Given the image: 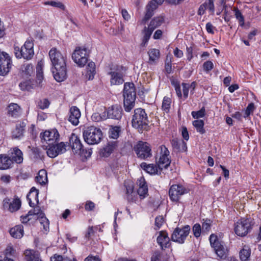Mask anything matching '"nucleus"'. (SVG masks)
<instances>
[{
  "label": "nucleus",
  "instance_id": "obj_1",
  "mask_svg": "<svg viewBox=\"0 0 261 261\" xmlns=\"http://www.w3.org/2000/svg\"><path fill=\"white\" fill-rule=\"evenodd\" d=\"M49 56L54 67L52 72L54 79L58 82L64 81L67 77L66 56L55 47L49 50Z\"/></svg>",
  "mask_w": 261,
  "mask_h": 261
},
{
  "label": "nucleus",
  "instance_id": "obj_2",
  "mask_svg": "<svg viewBox=\"0 0 261 261\" xmlns=\"http://www.w3.org/2000/svg\"><path fill=\"white\" fill-rule=\"evenodd\" d=\"M123 105L126 112H130L135 107L136 89L133 83H125L123 89Z\"/></svg>",
  "mask_w": 261,
  "mask_h": 261
},
{
  "label": "nucleus",
  "instance_id": "obj_3",
  "mask_svg": "<svg viewBox=\"0 0 261 261\" xmlns=\"http://www.w3.org/2000/svg\"><path fill=\"white\" fill-rule=\"evenodd\" d=\"M132 126L139 131L147 129L148 125L147 115L144 109H136L134 110L132 120Z\"/></svg>",
  "mask_w": 261,
  "mask_h": 261
},
{
  "label": "nucleus",
  "instance_id": "obj_4",
  "mask_svg": "<svg viewBox=\"0 0 261 261\" xmlns=\"http://www.w3.org/2000/svg\"><path fill=\"white\" fill-rule=\"evenodd\" d=\"M85 141L90 145L98 144L102 139L101 130L94 126L87 127L83 133Z\"/></svg>",
  "mask_w": 261,
  "mask_h": 261
},
{
  "label": "nucleus",
  "instance_id": "obj_5",
  "mask_svg": "<svg viewBox=\"0 0 261 261\" xmlns=\"http://www.w3.org/2000/svg\"><path fill=\"white\" fill-rule=\"evenodd\" d=\"M33 46V42L32 40H28L21 48L18 46L14 47V53L16 57L19 59L23 58L27 60L31 59L34 55Z\"/></svg>",
  "mask_w": 261,
  "mask_h": 261
},
{
  "label": "nucleus",
  "instance_id": "obj_6",
  "mask_svg": "<svg viewBox=\"0 0 261 261\" xmlns=\"http://www.w3.org/2000/svg\"><path fill=\"white\" fill-rule=\"evenodd\" d=\"M90 53V50L86 47L78 46L74 49L72 58L79 66L83 67L88 62Z\"/></svg>",
  "mask_w": 261,
  "mask_h": 261
},
{
  "label": "nucleus",
  "instance_id": "obj_7",
  "mask_svg": "<svg viewBox=\"0 0 261 261\" xmlns=\"http://www.w3.org/2000/svg\"><path fill=\"white\" fill-rule=\"evenodd\" d=\"M159 158L155 156V162L160 169V172L163 169H167L170 165L171 160L169 159L170 152L168 148L164 145L159 146Z\"/></svg>",
  "mask_w": 261,
  "mask_h": 261
},
{
  "label": "nucleus",
  "instance_id": "obj_8",
  "mask_svg": "<svg viewBox=\"0 0 261 261\" xmlns=\"http://www.w3.org/2000/svg\"><path fill=\"white\" fill-rule=\"evenodd\" d=\"M210 242L217 256L221 258H225L227 255L228 250L224 243L220 241L217 236L214 234L210 236Z\"/></svg>",
  "mask_w": 261,
  "mask_h": 261
},
{
  "label": "nucleus",
  "instance_id": "obj_9",
  "mask_svg": "<svg viewBox=\"0 0 261 261\" xmlns=\"http://www.w3.org/2000/svg\"><path fill=\"white\" fill-rule=\"evenodd\" d=\"M70 147L74 153L84 154L88 157L90 156L92 153L91 149L89 150H85L81 142L80 138L74 134H72L69 139Z\"/></svg>",
  "mask_w": 261,
  "mask_h": 261
},
{
  "label": "nucleus",
  "instance_id": "obj_10",
  "mask_svg": "<svg viewBox=\"0 0 261 261\" xmlns=\"http://www.w3.org/2000/svg\"><path fill=\"white\" fill-rule=\"evenodd\" d=\"M252 225V221L251 219L242 218L235 224V233L239 236H245L250 231Z\"/></svg>",
  "mask_w": 261,
  "mask_h": 261
},
{
  "label": "nucleus",
  "instance_id": "obj_11",
  "mask_svg": "<svg viewBox=\"0 0 261 261\" xmlns=\"http://www.w3.org/2000/svg\"><path fill=\"white\" fill-rule=\"evenodd\" d=\"M134 150L141 159L145 160L152 156L151 146L146 142L139 141L134 147Z\"/></svg>",
  "mask_w": 261,
  "mask_h": 261
},
{
  "label": "nucleus",
  "instance_id": "obj_12",
  "mask_svg": "<svg viewBox=\"0 0 261 261\" xmlns=\"http://www.w3.org/2000/svg\"><path fill=\"white\" fill-rule=\"evenodd\" d=\"M67 147H69V145L63 142L58 144L54 143L53 145H48L46 148L47 154L49 157L54 158L59 154L65 152L67 150Z\"/></svg>",
  "mask_w": 261,
  "mask_h": 261
},
{
  "label": "nucleus",
  "instance_id": "obj_13",
  "mask_svg": "<svg viewBox=\"0 0 261 261\" xmlns=\"http://www.w3.org/2000/svg\"><path fill=\"white\" fill-rule=\"evenodd\" d=\"M190 229V227L189 225H186L182 228H176L172 234L171 240L178 243H184L189 234Z\"/></svg>",
  "mask_w": 261,
  "mask_h": 261
},
{
  "label": "nucleus",
  "instance_id": "obj_14",
  "mask_svg": "<svg viewBox=\"0 0 261 261\" xmlns=\"http://www.w3.org/2000/svg\"><path fill=\"white\" fill-rule=\"evenodd\" d=\"M12 60L9 55L4 51H0V75L4 76L10 71Z\"/></svg>",
  "mask_w": 261,
  "mask_h": 261
},
{
  "label": "nucleus",
  "instance_id": "obj_15",
  "mask_svg": "<svg viewBox=\"0 0 261 261\" xmlns=\"http://www.w3.org/2000/svg\"><path fill=\"white\" fill-rule=\"evenodd\" d=\"M189 190L180 185H172L169 191V195L172 201L177 202L180 196L188 193Z\"/></svg>",
  "mask_w": 261,
  "mask_h": 261
},
{
  "label": "nucleus",
  "instance_id": "obj_16",
  "mask_svg": "<svg viewBox=\"0 0 261 261\" xmlns=\"http://www.w3.org/2000/svg\"><path fill=\"white\" fill-rule=\"evenodd\" d=\"M59 134L56 129L51 130H45L40 135L41 142H46L48 145L56 143L59 138Z\"/></svg>",
  "mask_w": 261,
  "mask_h": 261
},
{
  "label": "nucleus",
  "instance_id": "obj_17",
  "mask_svg": "<svg viewBox=\"0 0 261 261\" xmlns=\"http://www.w3.org/2000/svg\"><path fill=\"white\" fill-rule=\"evenodd\" d=\"M21 201L20 198L15 196L12 201L8 198H6L3 200V206L5 208H8V210L13 213L19 210L21 207Z\"/></svg>",
  "mask_w": 261,
  "mask_h": 261
},
{
  "label": "nucleus",
  "instance_id": "obj_18",
  "mask_svg": "<svg viewBox=\"0 0 261 261\" xmlns=\"http://www.w3.org/2000/svg\"><path fill=\"white\" fill-rule=\"evenodd\" d=\"M122 115V109L120 106L115 105L109 108L106 112L107 118L119 120L121 118Z\"/></svg>",
  "mask_w": 261,
  "mask_h": 261
},
{
  "label": "nucleus",
  "instance_id": "obj_19",
  "mask_svg": "<svg viewBox=\"0 0 261 261\" xmlns=\"http://www.w3.org/2000/svg\"><path fill=\"white\" fill-rule=\"evenodd\" d=\"M156 241L162 250L169 248L171 246L170 239L168 233L166 231L162 230L159 232V235L157 237Z\"/></svg>",
  "mask_w": 261,
  "mask_h": 261
},
{
  "label": "nucleus",
  "instance_id": "obj_20",
  "mask_svg": "<svg viewBox=\"0 0 261 261\" xmlns=\"http://www.w3.org/2000/svg\"><path fill=\"white\" fill-rule=\"evenodd\" d=\"M124 187L126 189V198L128 202H136L138 199V196L134 191V183L130 181H125Z\"/></svg>",
  "mask_w": 261,
  "mask_h": 261
},
{
  "label": "nucleus",
  "instance_id": "obj_21",
  "mask_svg": "<svg viewBox=\"0 0 261 261\" xmlns=\"http://www.w3.org/2000/svg\"><path fill=\"white\" fill-rule=\"evenodd\" d=\"M27 123L25 121L18 122L15 128L12 132V137L13 139H21L24 136Z\"/></svg>",
  "mask_w": 261,
  "mask_h": 261
},
{
  "label": "nucleus",
  "instance_id": "obj_22",
  "mask_svg": "<svg viewBox=\"0 0 261 261\" xmlns=\"http://www.w3.org/2000/svg\"><path fill=\"white\" fill-rule=\"evenodd\" d=\"M118 146L116 141L109 142L100 151V155L102 157L107 158L116 149Z\"/></svg>",
  "mask_w": 261,
  "mask_h": 261
},
{
  "label": "nucleus",
  "instance_id": "obj_23",
  "mask_svg": "<svg viewBox=\"0 0 261 261\" xmlns=\"http://www.w3.org/2000/svg\"><path fill=\"white\" fill-rule=\"evenodd\" d=\"M158 8L157 5L153 2H150L146 7L144 17L140 21L141 24H145L147 21L153 15V11Z\"/></svg>",
  "mask_w": 261,
  "mask_h": 261
},
{
  "label": "nucleus",
  "instance_id": "obj_24",
  "mask_svg": "<svg viewBox=\"0 0 261 261\" xmlns=\"http://www.w3.org/2000/svg\"><path fill=\"white\" fill-rule=\"evenodd\" d=\"M81 117V112L76 106H72L69 111L68 121L74 125H77L79 123V118Z\"/></svg>",
  "mask_w": 261,
  "mask_h": 261
},
{
  "label": "nucleus",
  "instance_id": "obj_25",
  "mask_svg": "<svg viewBox=\"0 0 261 261\" xmlns=\"http://www.w3.org/2000/svg\"><path fill=\"white\" fill-rule=\"evenodd\" d=\"M173 150L178 152H184L187 149V143L182 140L173 138L170 141Z\"/></svg>",
  "mask_w": 261,
  "mask_h": 261
},
{
  "label": "nucleus",
  "instance_id": "obj_26",
  "mask_svg": "<svg viewBox=\"0 0 261 261\" xmlns=\"http://www.w3.org/2000/svg\"><path fill=\"white\" fill-rule=\"evenodd\" d=\"M139 188L137 193L141 199L144 198L148 195V187L143 177H141L137 181Z\"/></svg>",
  "mask_w": 261,
  "mask_h": 261
},
{
  "label": "nucleus",
  "instance_id": "obj_27",
  "mask_svg": "<svg viewBox=\"0 0 261 261\" xmlns=\"http://www.w3.org/2000/svg\"><path fill=\"white\" fill-rule=\"evenodd\" d=\"M140 167L142 169L150 174H158V172L160 171L159 168L156 164H147V163L143 162L140 164Z\"/></svg>",
  "mask_w": 261,
  "mask_h": 261
},
{
  "label": "nucleus",
  "instance_id": "obj_28",
  "mask_svg": "<svg viewBox=\"0 0 261 261\" xmlns=\"http://www.w3.org/2000/svg\"><path fill=\"white\" fill-rule=\"evenodd\" d=\"M11 160L12 161V165L14 162L17 164H20L23 161V154L22 151L17 147L14 148L13 151L11 153Z\"/></svg>",
  "mask_w": 261,
  "mask_h": 261
},
{
  "label": "nucleus",
  "instance_id": "obj_29",
  "mask_svg": "<svg viewBox=\"0 0 261 261\" xmlns=\"http://www.w3.org/2000/svg\"><path fill=\"white\" fill-rule=\"evenodd\" d=\"M12 161L6 154H0V169L6 170L12 167Z\"/></svg>",
  "mask_w": 261,
  "mask_h": 261
},
{
  "label": "nucleus",
  "instance_id": "obj_30",
  "mask_svg": "<svg viewBox=\"0 0 261 261\" xmlns=\"http://www.w3.org/2000/svg\"><path fill=\"white\" fill-rule=\"evenodd\" d=\"M111 76V85H120L124 82L122 74L115 71H111L109 73Z\"/></svg>",
  "mask_w": 261,
  "mask_h": 261
},
{
  "label": "nucleus",
  "instance_id": "obj_31",
  "mask_svg": "<svg viewBox=\"0 0 261 261\" xmlns=\"http://www.w3.org/2000/svg\"><path fill=\"white\" fill-rule=\"evenodd\" d=\"M26 261H42L40 258L39 253L34 250H26L25 253Z\"/></svg>",
  "mask_w": 261,
  "mask_h": 261
},
{
  "label": "nucleus",
  "instance_id": "obj_32",
  "mask_svg": "<svg viewBox=\"0 0 261 261\" xmlns=\"http://www.w3.org/2000/svg\"><path fill=\"white\" fill-rule=\"evenodd\" d=\"M8 113L9 116L17 117L20 114V108L16 103H11L8 108Z\"/></svg>",
  "mask_w": 261,
  "mask_h": 261
},
{
  "label": "nucleus",
  "instance_id": "obj_33",
  "mask_svg": "<svg viewBox=\"0 0 261 261\" xmlns=\"http://www.w3.org/2000/svg\"><path fill=\"white\" fill-rule=\"evenodd\" d=\"M11 236L16 239H20L23 235V227L22 225H16L10 230Z\"/></svg>",
  "mask_w": 261,
  "mask_h": 261
},
{
  "label": "nucleus",
  "instance_id": "obj_34",
  "mask_svg": "<svg viewBox=\"0 0 261 261\" xmlns=\"http://www.w3.org/2000/svg\"><path fill=\"white\" fill-rule=\"evenodd\" d=\"M149 56V64L155 63L160 58V50L156 48H152L148 51Z\"/></svg>",
  "mask_w": 261,
  "mask_h": 261
},
{
  "label": "nucleus",
  "instance_id": "obj_35",
  "mask_svg": "<svg viewBox=\"0 0 261 261\" xmlns=\"http://www.w3.org/2000/svg\"><path fill=\"white\" fill-rule=\"evenodd\" d=\"M36 181L40 185H45L47 182V172L44 169L40 170L36 177Z\"/></svg>",
  "mask_w": 261,
  "mask_h": 261
},
{
  "label": "nucleus",
  "instance_id": "obj_36",
  "mask_svg": "<svg viewBox=\"0 0 261 261\" xmlns=\"http://www.w3.org/2000/svg\"><path fill=\"white\" fill-rule=\"evenodd\" d=\"M164 20V17L162 16L155 17L150 21L148 28L153 31L163 23Z\"/></svg>",
  "mask_w": 261,
  "mask_h": 261
},
{
  "label": "nucleus",
  "instance_id": "obj_37",
  "mask_svg": "<svg viewBox=\"0 0 261 261\" xmlns=\"http://www.w3.org/2000/svg\"><path fill=\"white\" fill-rule=\"evenodd\" d=\"M38 215V218L43 229L47 231L49 229V223L48 220L45 217V214L43 212L36 213Z\"/></svg>",
  "mask_w": 261,
  "mask_h": 261
},
{
  "label": "nucleus",
  "instance_id": "obj_38",
  "mask_svg": "<svg viewBox=\"0 0 261 261\" xmlns=\"http://www.w3.org/2000/svg\"><path fill=\"white\" fill-rule=\"evenodd\" d=\"M86 76L89 80H92L96 73L95 64L93 62H90L87 66Z\"/></svg>",
  "mask_w": 261,
  "mask_h": 261
},
{
  "label": "nucleus",
  "instance_id": "obj_39",
  "mask_svg": "<svg viewBox=\"0 0 261 261\" xmlns=\"http://www.w3.org/2000/svg\"><path fill=\"white\" fill-rule=\"evenodd\" d=\"M120 132V127L117 126H112L109 131V137L111 138L116 139L119 137Z\"/></svg>",
  "mask_w": 261,
  "mask_h": 261
},
{
  "label": "nucleus",
  "instance_id": "obj_40",
  "mask_svg": "<svg viewBox=\"0 0 261 261\" xmlns=\"http://www.w3.org/2000/svg\"><path fill=\"white\" fill-rule=\"evenodd\" d=\"M193 124L196 128L197 131L200 133L201 134H203L205 133V129L204 128V122L202 120H196L193 122Z\"/></svg>",
  "mask_w": 261,
  "mask_h": 261
},
{
  "label": "nucleus",
  "instance_id": "obj_41",
  "mask_svg": "<svg viewBox=\"0 0 261 261\" xmlns=\"http://www.w3.org/2000/svg\"><path fill=\"white\" fill-rule=\"evenodd\" d=\"M256 109V107L255 106V105L253 102H251L248 104V106L247 107L246 109L245 110V113L244 114V118H249L250 119V116L251 115H252L254 111H255Z\"/></svg>",
  "mask_w": 261,
  "mask_h": 261
},
{
  "label": "nucleus",
  "instance_id": "obj_42",
  "mask_svg": "<svg viewBox=\"0 0 261 261\" xmlns=\"http://www.w3.org/2000/svg\"><path fill=\"white\" fill-rule=\"evenodd\" d=\"M38 194H39V190H38L36 189L35 187H32L29 193L27 195V198L29 200V205H30V206L33 207L34 204L32 202V201H31L30 197L32 196L33 198H34L35 199H37Z\"/></svg>",
  "mask_w": 261,
  "mask_h": 261
},
{
  "label": "nucleus",
  "instance_id": "obj_43",
  "mask_svg": "<svg viewBox=\"0 0 261 261\" xmlns=\"http://www.w3.org/2000/svg\"><path fill=\"white\" fill-rule=\"evenodd\" d=\"M171 103V99L168 97L165 96L162 102V108L164 111L168 113L170 110Z\"/></svg>",
  "mask_w": 261,
  "mask_h": 261
},
{
  "label": "nucleus",
  "instance_id": "obj_44",
  "mask_svg": "<svg viewBox=\"0 0 261 261\" xmlns=\"http://www.w3.org/2000/svg\"><path fill=\"white\" fill-rule=\"evenodd\" d=\"M91 119L93 121L99 122L107 119L106 116V111L103 112L101 114L98 113H94L91 116Z\"/></svg>",
  "mask_w": 261,
  "mask_h": 261
},
{
  "label": "nucleus",
  "instance_id": "obj_45",
  "mask_svg": "<svg viewBox=\"0 0 261 261\" xmlns=\"http://www.w3.org/2000/svg\"><path fill=\"white\" fill-rule=\"evenodd\" d=\"M43 64L41 62H39L37 64L36 69L37 73L36 77L39 83H40L43 79V72L42 69Z\"/></svg>",
  "mask_w": 261,
  "mask_h": 261
},
{
  "label": "nucleus",
  "instance_id": "obj_46",
  "mask_svg": "<svg viewBox=\"0 0 261 261\" xmlns=\"http://www.w3.org/2000/svg\"><path fill=\"white\" fill-rule=\"evenodd\" d=\"M251 251L249 249L244 248L240 251V258L242 261H246L250 256Z\"/></svg>",
  "mask_w": 261,
  "mask_h": 261
},
{
  "label": "nucleus",
  "instance_id": "obj_47",
  "mask_svg": "<svg viewBox=\"0 0 261 261\" xmlns=\"http://www.w3.org/2000/svg\"><path fill=\"white\" fill-rule=\"evenodd\" d=\"M21 70L27 76H30L33 72V67L31 64H23L21 66Z\"/></svg>",
  "mask_w": 261,
  "mask_h": 261
},
{
  "label": "nucleus",
  "instance_id": "obj_48",
  "mask_svg": "<svg viewBox=\"0 0 261 261\" xmlns=\"http://www.w3.org/2000/svg\"><path fill=\"white\" fill-rule=\"evenodd\" d=\"M151 261H167L163 253L155 251L151 257Z\"/></svg>",
  "mask_w": 261,
  "mask_h": 261
},
{
  "label": "nucleus",
  "instance_id": "obj_49",
  "mask_svg": "<svg viewBox=\"0 0 261 261\" xmlns=\"http://www.w3.org/2000/svg\"><path fill=\"white\" fill-rule=\"evenodd\" d=\"M143 32H144V36L143 38L142 43L145 44L147 43V42L148 41V40L153 32V31H152L151 30H150L149 28H147L146 27H145L144 30H143Z\"/></svg>",
  "mask_w": 261,
  "mask_h": 261
},
{
  "label": "nucleus",
  "instance_id": "obj_50",
  "mask_svg": "<svg viewBox=\"0 0 261 261\" xmlns=\"http://www.w3.org/2000/svg\"><path fill=\"white\" fill-rule=\"evenodd\" d=\"M44 4L46 5H50L53 7L59 8L63 10H64L65 9V6L61 2H55V1H47L44 3Z\"/></svg>",
  "mask_w": 261,
  "mask_h": 261
},
{
  "label": "nucleus",
  "instance_id": "obj_51",
  "mask_svg": "<svg viewBox=\"0 0 261 261\" xmlns=\"http://www.w3.org/2000/svg\"><path fill=\"white\" fill-rule=\"evenodd\" d=\"M50 105V102L47 98L40 100L37 103V106L41 110L47 108Z\"/></svg>",
  "mask_w": 261,
  "mask_h": 261
},
{
  "label": "nucleus",
  "instance_id": "obj_52",
  "mask_svg": "<svg viewBox=\"0 0 261 261\" xmlns=\"http://www.w3.org/2000/svg\"><path fill=\"white\" fill-rule=\"evenodd\" d=\"M19 87L22 90L30 91L33 88V86L30 81H25L19 84Z\"/></svg>",
  "mask_w": 261,
  "mask_h": 261
},
{
  "label": "nucleus",
  "instance_id": "obj_53",
  "mask_svg": "<svg viewBox=\"0 0 261 261\" xmlns=\"http://www.w3.org/2000/svg\"><path fill=\"white\" fill-rule=\"evenodd\" d=\"M165 222L164 218L163 216H158L155 219V229L157 230L161 228Z\"/></svg>",
  "mask_w": 261,
  "mask_h": 261
},
{
  "label": "nucleus",
  "instance_id": "obj_54",
  "mask_svg": "<svg viewBox=\"0 0 261 261\" xmlns=\"http://www.w3.org/2000/svg\"><path fill=\"white\" fill-rule=\"evenodd\" d=\"M205 109L204 107L202 108L199 111L192 112V116L194 118H199L203 117L205 115Z\"/></svg>",
  "mask_w": 261,
  "mask_h": 261
},
{
  "label": "nucleus",
  "instance_id": "obj_55",
  "mask_svg": "<svg viewBox=\"0 0 261 261\" xmlns=\"http://www.w3.org/2000/svg\"><path fill=\"white\" fill-rule=\"evenodd\" d=\"M192 229H193L194 236L196 238H198L200 236L201 232V226L200 225V224H197V223L195 224L193 226Z\"/></svg>",
  "mask_w": 261,
  "mask_h": 261
},
{
  "label": "nucleus",
  "instance_id": "obj_56",
  "mask_svg": "<svg viewBox=\"0 0 261 261\" xmlns=\"http://www.w3.org/2000/svg\"><path fill=\"white\" fill-rule=\"evenodd\" d=\"M235 16L236 18L239 20L241 25H243L244 24V17L242 14L241 12L238 9H235Z\"/></svg>",
  "mask_w": 261,
  "mask_h": 261
},
{
  "label": "nucleus",
  "instance_id": "obj_57",
  "mask_svg": "<svg viewBox=\"0 0 261 261\" xmlns=\"http://www.w3.org/2000/svg\"><path fill=\"white\" fill-rule=\"evenodd\" d=\"M203 67L204 71L208 72L213 69L214 65L212 61H207L203 63Z\"/></svg>",
  "mask_w": 261,
  "mask_h": 261
},
{
  "label": "nucleus",
  "instance_id": "obj_58",
  "mask_svg": "<svg viewBox=\"0 0 261 261\" xmlns=\"http://www.w3.org/2000/svg\"><path fill=\"white\" fill-rule=\"evenodd\" d=\"M182 86L184 97L185 98H187L188 96L189 90L190 89V84L182 83Z\"/></svg>",
  "mask_w": 261,
  "mask_h": 261
},
{
  "label": "nucleus",
  "instance_id": "obj_59",
  "mask_svg": "<svg viewBox=\"0 0 261 261\" xmlns=\"http://www.w3.org/2000/svg\"><path fill=\"white\" fill-rule=\"evenodd\" d=\"M211 221L210 220H206L205 221L202 225V229L203 231L207 232L211 229Z\"/></svg>",
  "mask_w": 261,
  "mask_h": 261
},
{
  "label": "nucleus",
  "instance_id": "obj_60",
  "mask_svg": "<svg viewBox=\"0 0 261 261\" xmlns=\"http://www.w3.org/2000/svg\"><path fill=\"white\" fill-rule=\"evenodd\" d=\"M12 251H13V249L11 247L7 248L6 250V256L3 259L0 260V261H14L8 257V254L11 255Z\"/></svg>",
  "mask_w": 261,
  "mask_h": 261
},
{
  "label": "nucleus",
  "instance_id": "obj_61",
  "mask_svg": "<svg viewBox=\"0 0 261 261\" xmlns=\"http://www.w3.org/2000/svg\"><path fill=\"white\" fill-rule=\"evenodd\" d=\"M207 3V7L206 9H208L209 10L212 12L213 13L214 12L215 7H214V0H208Z\"/></svg>",
  "mask_w": 261,
  "mask_h": 261
},
{
  "label": "nucleus",
  "instance_id": "obj_62",
  "mask_svg": "<svg viewBox=\"0 0 261 261\" xmlns=\"http://www.w3.org/2000/svg\"><path fill=\"white\" fill-rule=\"evenodd\" d=\"M207 7V3L205 2L203 4L200 6L198 11V14L199 15H203Z\"/></svg>",
  "mask_w": 261,
  "mask_h": 261
},
{
  "label": "nucleus",
  "instance_id": "obj_63",
  "mask_svg": "<svg viewBox=\"0 0 261 261\" xmlns=\"http://www.w3.org/2000/svg\"><path fill=\"white\" fill-rule=\"evenodd\" d=\"M95 207L94 203L92 201H88L85 205V210L87 211H92Z\"/></svg>",
  "mask_w": 261,
  "mask_h": 261
},
{
  "label": "nucleus",
  "instance_id": "obj_64",
  "mask_svg": "<svg viewBox=\"0 0 261 261\" xmlns=\"http://www.w3.org/2000/svg\"><path fill=\"white\" fill-rule=\"evenodd\" d=\"M84 261H101V260L98 256L89 255Z\"/></svg>",
  "mask_w": 261,
  "mask_h": 261
}]
</instances>
